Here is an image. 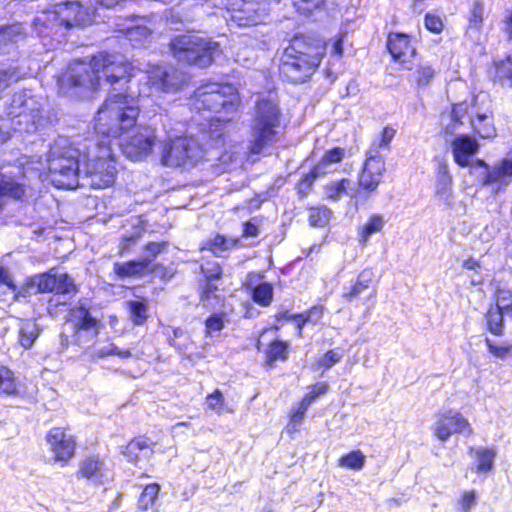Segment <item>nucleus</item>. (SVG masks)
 <instances>
[{
  "label": "nucleus",
  "mask_w": 512,
  "mask_h": 512,
  "mask_svg": "<svg viewBox=\"0 0 512 512\" xmlns=\"http://www.w3.org/2000/svg\"><path fill=\"white\" fill-rule=\"evenodd\" d=\"M141 114L138 98L124 89L109 94L93 120L96 139L81 153V170L91 188L107 189L116 183L119 163L110 138H120L136 128Z\"/></svg>",
  "instance_id": "f257e3e1"
},
{
  "label": "nucleus",
  "mask_w": 512,
  "mask_h": 512,
  "mask_svg": "<svg viewBox=\"0 0 512 512\" xmlns=\"http://www.w3.org/2000/svg\"><path fill=\"white\" fill-rule=\"evenodd\" d=\"M327 44L319 33H295L279 57L278 74L281 80L294 85L309 82L326 56Z\"/></svg>",
  "instance_id": "f03ea898"
},
{
  "label": "nucleus",
  "mask_w": 512,
  "mask_h": 512,
  "mask_svg": "<svg viewBox=\"0 0 512 512\" xmlns=\"http://www.w3.org/2000/svg\"><path fill=\"white\" fill-rule=\"evenodd\" d=\"M241 98L238 89L227 82L208 81L189 96L188 105L198 113H208L211 120L229 123L238 112Z\"/></svg>",
  "instance_id": "7ed1b4c3"
},
{
  "label": "nucleus",
  "mask_w": 512,
  "mask_h": 512,
  "mask_svg": "<svg viewBox=\"0 0 512 512\" xmlns=\"http://www.w3.org/2000/svg\"><path fill=\"white\" fill-rule=\"evenodd\" d=\"M168 50L178 63L200 69L212 66L223 52L218 41L195 33L173 36L168 43Z\"/></svg>",
  "instance_id": "20e7f679"
},
{
  "label": "nucleus",
  "mask_w": 512,
  "mask_h": 512,
  "mask_svg": "<svg viewBox=\"0 0 512 512\" xmlns=\"http://www.w3.org/2000/svg\"><path fill=\"white\" fill-rule=\"evenodd\" d=\"M282 112L276 99L261 97L256 100L251 118L248 152L259 155L279 139Z\"/></svg>",
  "instance_id": "39448f33"
},
{
  "label": "nucleus",
  "mask_w": 512,
  "mask_h": 512,
  "mask_svg": "<svg viewBox=\"0 0 512 512\" xmlns=\"http://www.w3.org/2000/svg\"><path fill=\"white\" fill-rule=\"evenodd\" d=\"M206 160L203 145L193 136L176 135L166 139L160 150V162L169 168L189 170Z\"/></svg>",
  "instance_id": "423d86ee"
},
{
  "label": "nucleus",
  "mask_w": 512,
  "mask_h": 512,
  "mask_svg": "<svg viewBox=\"0 0 512 512\" xmlns=\"http://www.w3.org/2000/svg\"><path fill=\"white\" fill-rule=\"evenodd\" d=\"M81 153L72 147H62L50 152L46 175L51 184L62 190H72L79 185Z\"/></svg>",
  "instance_id": "0eeeda50"
},
{
  "label": "nucleus",
  "mask_w": 512,
  "mask_h": 512,
  "mask_svg": "<svg viewBox=\"0 0 512 512\" xmlns=\"http://www.w3.org/2000/svg\"><path fill=\"white\" fill-rule=\"evenodd\" d=\"M90 65L95 69L99 82L103 80L111 89L117 84L128 85L136 76L137 66L132 60L118 52L98 51L89 58Z\"/></svg>",
  "instance_id": "6e6552de"
},
{
  "label": "nucleus",
  "mask_w": 512,
  "mask_h": 512,
  "mask_svg": "<svg viewBox=\"0 0 512 512\" xmlns=\"http://www.w3.org/2000/svg\"><path fill=\"white\" fill-rule=\"evenodd\" d=\"M58 95L63 97H81L96 93L101 85L95 69L89 64L75 63L63 70L57 78Z\"/></svg>",
  "instance_id": "1a4fd4ad"
},
{
  "label": "nucleus",
  "mask_w": 512,
  "mask_h": 512,
  "mask_svg": "<svg viewBox=\"0 0 512 512\" xmlns=\"http://www.w3.org/2000/svg\"><path fill=\"white\" fill-rule=\"evenodd\" d=\"M365 155V160L357 176V189L350 194L351 198L375 192L386 172L385 158L375 146L369 147Z\"/></svg>",
  "instance_id": "9d476101"
},
{
  "label": "nucleus",
  "mask_w": 512,
  "mask_h": 512,
  "mask_svg": "<svg viewBox=\"0 0 512 512\" xmlns=\"http://www.w3.org/2000/svg\"><path fill=\"white\" fill-rule=\"evenodd\" d=\"M113 275L120 280L128 278H144L157 275L160 279H171L174 273L165 265L153 262L150 258H133L113 264Z\"/></svg>",
  "instance_id": "9b49d317"
},
{
  "label": "nucleus",
  "mask_w": 512,
  "mask_h": 512,
  "mask_svg": "<svg viewBox=\"0 0 512 512\" xmlns=\"http://www.w3.org/2000/svg\"><path fill=\"white\" fill-rule=\"evenodd\" d=\"M45 441L52 454L53 463L65 467L74 459L78 445L77 437L70 434L66 427H51L45 435Z\"/></svg>",
  "instance_id": "f8f14e48"
},
{
  "label": "nucleus",
  "mask_w": 512,
  "mask_h": 512,
  "mask_svg": "<svg viewBox=\"0 0 512 512\" xmlns=\"http://www.w3.org/2000/svg\"><path fill=\"white\" fill-rule=\"evenodd\" d=\"M188 82L189 75L173 65L155 64L147 71V84L159 92H176Z\"/></svg>",
  "instance_id": "ddd939ff"
},
{
  "label": "nucleus",
  "mask_w": 512,
  "mask_h": 512,
  "mask_svg": "<svg viewBox=\"0 0 512 512\" xmlns=\"http://www.w3.org/2000/svg\"><path fill=\"white\" fill-rule=\"evenodd\" d=\"M432 427V434L440 442H446L455 434L472 436L474 430L470 422L460 412L451 408L439 411Z\"/></svg>",
  "instance_id": "4468645a"
},
{
  "label": "nucleus",
  "mask_w": 512,
  "mask_h": 512,
  "mask_svg": "<svg viewBox=\"0 0 512 512\" xmlns=\"http://www.w3.org/2000/svg\"><path fill=\"white\" fill-rule=\"evenodd\" d=\"M386 50L391 62L402 70H410L412 61L418 54L412 35L398 31L387 33Z\"/></svg>",
  "instance_id": "2eb2a0df"
},
{
  "label": "nucleus",
  "mask_w": 512,
  "mask_h": 512,
  "mask_svg": "<svg viewBox=\"0 0 512 512\" xmlns=\"http://www.w3.org/2000/svg\"><path fill=\"white\" fill-rule=\"evenodd\" d=\"M157 135L151 126H141L122 144V153L132 161H141L152 154L157 143Z\"/></svg>",
  "instance_id": "dca6fc26"
},
{
  "label": "nucleus",
  "mask_w": 512,
  "mask_h": 512,
  "mask_svg": "<svg viewBox=\"0 0 512 512\" xmlns=\"http://www.w3.org/2000/svg\"><path fill=\"white\" fill-rule=\"evenodd\" d=\"M37 292L41 294L71 295L79 293V287L68 273H56L52 270L35 276Z\"/></svg>",
  "instance_id": "f3484780"
},
{
  "label": "nucleus",
  "mask_w": 512,
  "mask_h": 512,
  "mask_svg": "<svg viewBox=\"0 0 512 512\" xmlns=\"http://www.w3.org/2000/svg\"><path fill=\"white\" fill-rule=\"evenodd\" d=\"M75 476L94 485H102L107 479L105 459L99 453H89L78 463Z\"/></svg>",
  "instance_id": "a211bd4d"
},
{
  "label": "nucleus",
  "mask_w": 512,
  "mask_h": 512,
  "mask_svg": "<svg viewBox=\"0 0 512 512\" xmlns=\"http://www.w3.org/2000/svg\"><path fill=\"white\" fill-rule=\"evenodd\" d=\"M55 21L57 26L66 29L82 27L87 22V11L80 2H66L58 7Z\"/></svg>",
  "instance_id": "6ab92c4d"
},
{
  "label": "nucleus",
  "mask_w": 512,
  "mask_h": 512,
  "mask_svg": "<svg viewBox=\"0 0 512 512\" xmlns=\"http://www.w3.org/2000/svg\"><path fill=\"white\" fill-rule=\"evenodd\" d=\"M454 162L461 168L470 167L471 156L479 151L480 145L475 138L467 134H460L451 143Z\"/></svg>",
  "instance_id": "aec40b11"
},
{
  "label": "nucleus",
  "mask_w": 512,
  "mask_h": 512,
  "mask_svg": "<svg viewBox=\"0 0 512 512\" xmlns=\"http://www.w3.org/2000/svg\"><path fill=\"white\" fill-rule=\"evenodd\" d=\"M366 292H369L371 298L375 297L374 273L371 269L362 270L341 296L345 301L353 302L360 299L361 295Z\"/></svg>",
  "instance_id": "412c9836"
},
{
  "label": "nucleus",
  "mask_w": 512,
  "mask_h": 512,
  "mask_svg": "<svg viewBox=\"0 0 512 512\" xmlns=\"http://www.w3.org/2000/svg\"><path fill=\"white\" fill-rule=\"evenodd\" d=\"M488 77L492 84L512 89V55L493 59L488 68Z\"/></svg>",
  "instance_id": "4be33fe9"
},
{
  "label": "nucleus",
  "mask_w": 512,
  "mask_h": 512,
  "mask_svg": "<svg viewBox=\"0 0 512 512\" xmlns=\"http://www.w3.org/2000/svg\"><path fill=\"white\" fill-rule=\"evenodd\" d=\"M291 345L288 340L276 337L269 341L263 351L264 366L273 369L278 362H285L289 359Z\"/></svg>",
  "instance_id": "5701e85b"
},
{
  "label": "nucleus",
  "mask_w": 512,
  "mask_h": 512,
  "mask_svg": "<svg viewBox=\"0 0 512 512\" xmlns=\"http://www.w3.org/2000/svg\"><path fill=\"white\" fill-rule=\"evenodd\" d=\"M29 186L14 178H0V212L4 209L7 200L24 202L28 197Z\"/></svg>",
  "instance_id": "b1692460"
},
{
  "label": "nucleus",
  "mask_w": 512,
  "mask_h": 512,
  "mask_svg": "<svg viewBox=\"0 0 512 512\" xmlns=\"http://www.w3.org/2000/svg\"><path fill=\"white\" fill-rule=\"evenodd\" d=\"M156 443L147 435H138L133 437L126 444L123 454L130 462H137L146 455L154 453Z\"/></svg>",
  "instance_id": "393cba45"
},
{
  "label": "nucleus",
  "mask_w": 512,
  "mask_h": 512,
  "mask_svg": "<svg viewBox=\"0 0 512 512\" xmlns=\"http://www.w3.org/2000/svg\"><path fill=\"white\" fill-rule=\"evenodd\" d=\"M240 237L227 238L225 235L216 233L211 238L204 240L200 246V251H208L214 256H221L227 250L242 247Z\"/></svg>",
  "instance_id": "a878e982"
},
{
  "label": "nucleus",
  "mask_w": 512,
  "mask_h": 512,
  "mask_svg": "<svg viewBox=\"0 0 512 512\" xmlns=\"http://www.w3.org/2000/svg\"><path fill=\"white\" fill-rule=\"evenodd\" d=\"M22 388L14 371L6 365H0V397H19L23 393Z\"/></svg>",
  "instance_id": "bb28decb"
},
{
  "label": "nucleus",
  "mask_w": 512,
  "mask_h": 512,
  "mask_svg": "<svg viewBox=\"0 0 512 512\" xmlns=\"http://www.w3.org/2000/svg\"><path fill=\"white\" fill-rule=\"evenodd\" d=\"M131 228V232L125 233L119 238L117 255L120 257L130 253L144 236L146 231L145 222L141 219H138Z\"/></svg>",
  "instance_id": "cd10ccee"
},
{
  "label": "nucleus",
  "mask_w": 512,
  "mask_h": 512,
  "mask_svg": "<svg viewBox=\"0 0 512 512\" xmlns=\"http://www.w3.org/2000/svg\"><path fill=\"white\" fill-rule=\"evenodd\" d=\"M472 130L480 138L490 139L496 136L494 114L492 110L476 113L470 120Z\"/></svg>",
  "instance_id": "c85d7f7f"
},
{
  "label": "nucleus",
  "mask_w": 512,
  "mask_h": 512,
  "mask_svg": "<svg viewBox=\"0 0 512 512\" xmlns=\"http://www.w3.org/2000/svg\"><path fill=\"white\" fill-rule=\"evenodd\" d=\"M126 309L133 326L145 325L150 317L148 300L143 296L127 301Z\"/></svg>",
  "instance_id": "c756f323"
},
{
  "label": "nucleus",
  "mask_w": 512,
  "mask_h": 512,
  "mask_svg": "<svg viewBox=\"0 0 512 512\" xmlns=\"http://www.w3.org/2000/svg\"><path fill=\"white\" fill-rule=\"evenodd\" d=\"M468 452H474L475 458V472L478 474H486L492 471L494 467L496 449L493 447H479L474 449L468 448Z\"/></svg>",
  "instance_id": "7c9ffc66"
},
{
  "label": "nucleus",
  "mask_w": 512,
  "mask_h": 512,
  "mask_svg": "<svg viewBox=\"0 0 512 512\" xmlns=\"http://www.w3.org/2000/svg\"><path fill=\"white\" fill-rule=\"evenodd\" d=\"M504 317L506 314L501 310L489 305L484 314L485 329L496 337H502L505 334Z\"/></svg>",
  "instance_id": "2f4dec72"
},
{
  "label": "nucleus",
  "mask_w": 512,
  "mask_h": 512,
  "mask_svg": "<svg viewBox=\"0 0 512 512\" xmlns=\"http://www.w3.org/2000/svg\"><path fill=\"white\" fill-rule=\"evenodd\" d=\"M385 220L381 214H371L367 221L358 227L357 237L360 245H366L371 235L380 233L384 228Z\"/></svg>",
  "instance_id": "473e14b6"
},
{
  "label": "nucleus",
  "mask_w": 512,
  "mask_h": 512,
  "mask_svg": "<svg viewBox=\"0 0 512 512\" xmlns=\"http://www.w3.org/2000/svg\"><path fill=\"white\" fill-rule=\"evenodd\" d=\"M439 71L429 62H420L410 75V81L417 88H425L437 77Z\"/></svg>",
  "instance_id": "72a5a7b5"
},
{
  "label": "nucleus",
  "mask_w": 512,
  "mask_h": 512,
  "mask_svg": "<svg viewBox=\"0 0 512 512\" xmlns=\"http://www.w3.org/2000/svg\"><path fill=\"white\" fill-rule=\"evenodd\" d=\"M468 113V105L466 102L453 103L450 107L449 117L450 121L442 128L444 136L453 135L456 130L463 126V119Z\"/></svg>",
  "instance_id": "f704fd0d"
},
{
  "label": "nucleus",
  "mask_w": 512,
  "mask_h": 512,
  "mask_svg": "<svg viewBox=\"0 0 512 512\" xmlns=\"http://www.w3.org/2000/svg\"><path fill=\"white\" fill-rule=\"evenodd\" d=\"M41 328L35 320H24L18 330V343L24 349H30L38 339Z\"/></svg>",
  "instance_id": "c9c22d12"
},
{
  "label": "nucleus",
  "mask_w": 512,
  "mask_h": 512,
  "mask_svg": "<svg viewBox=\"0 0 512 512\" xmlns=\"http://www.w3.org/2000/svg\"><path fill=\"white\" fill-rule=\"evenodd\" d=\"M326 174V170H320L314 165L308 172L301 175L295 184V189L299 199H304L312 191L313 185L318 177Z\"/></svg>",
  "instance_id": "e433bc0d"
},
{
  "label": "nucleus",
  "mask_w": 512,
  "mask_h": 512,
  "mask_svg": "<svg viewBox=\"0 0 512 512\" xmlns=\"http://www.w3.org/2000/svg\"><path fill=\"white\" fill-rule=\"evenodd\" d=\"M160 485L157 482L149 483L144 486L137 500V506L140 511L151 509L160 494Z\"/></svg>",
  "instance_id": "4c0bfd02"
},
{
  "label": "nucleus",
  "mask_w": 512,
  "mask_h": 512,
  "mask_svg": "<svg viewBox=\"0 0 512 512\" xmlns=\"http://www.w3.org/2000/svg\"><path fill=\"white\" fill-rule=\"evenodd\" d=\"M80 318L74 324V330L92 332L94 336L99 334L100 321L93 317L89 309L85 306H79Z\"/></svg>",
  "instance_id": "58836bf2"
},
{
  "label": "nucleus",
  "mask_w": 512,
  "mask_h": 512,
  "mask_svg": "<svg viewBox=\"0 0 512 512\" xmlns=\"http://www.w3.org/2000/svg\"><path fill=\"white\" fill-rule=\"evenodd\" d=\"M491 305L504 312L507 318L512 319V290L507 287H497L493 293Z\"/></svg>",
  "instance_id": "ea45409f"
},
{
  "label": "nucleus",
  "mask_w": 512,
  "mask_h": 512,
  "mask_svg": "<svg viewBox=\"0 0 512 512\" xmlns=\"http://www.w3.org/2000/svg\"><path fill=\"white\" fill-rule=\"evenodd\" d=\"M366 463V456L364 453L355 449L346 454L341 455L337 460V465L342 468L359 471Z\"/></svg>",
  "instance_id": "a19ab883"
},
{
  "label": "nucleus",
  "mask_w": 512,
  "mask_h": 512,
  "mask_svg": "<svg viewBox=\"0 0 512 512\" xmlns=\"http://www.w3.org/2000/svg\"><path fill=\"white\" fill-rule=\"evenodd\" d=\"M274 289L270 282H261L251 291V299L261 307H268L273 301Z\"/></svg>",
  "instance_id": "79ce46f5"
},
{
  "label": "nucleus",
  "mask_w": 512,
  "mask_h": 512,
  "mask_svg": "<svg viewBox=\"0 0 512 512\" xmlns=\"http://www.w3.org/2000/svg\"><path fill=\"white\" fill-rule=\"evenodd\" d=\"M436 180H437V194L439 195H450L452 187V176L449 172V167L446 162H440L436 169Z\"/></svg>",
  "instance_id": "37998d69"
},
{
  "label": "nucleus",
  "mask_w": 512,
  "mask_h": 512,
  "mask_svg": "<svg viewBox=\"0 0 512 512\" xmlns=\"http://www.w3.org/2000/svg\"><path fill=\"white\" fill-rule=\"evenodd\" d=\"M308 212V221L313 227L326 226L332 215V211L324 205L309 207Z\"/></svg>",
  "instance_id": "c03bdc74"
},
{
  "label": "nucleus",
  "mask_w": 512,
  "mask_h": 512,
  "mask_svg": "<svg viewBox=\"0 0 512 512\" xmlns=\"http://www.w3.org/2000/svg\"><path fill=\"white\" fill-rule=\"evenodd\" d=\"M351 181L348 178H341L337 181L328 182L324 186L327 197L331 200H339L342 195L348 194Z\"/></svg>",
  "instance_id": "a18cd8bd"
},
{
  "label": "nucleus",
  "mask_w": 512,
  "mask_h": 512,
  "mask_svg": "<svg viewBox=\"0 0 512 512\" xmlns=\"http://www.w3.org/2000/svg\"><path fill=\"white\" fill-rule=\"evenodd\" d=\"M346 156V150L343 147H333L325 151L317 164L320 170H325L326 166L339 164Z\"/></svg>",
  "instance_id": "49530a36"
},
{
  "label": "nucleus",
  "mask_w": 512,
  "mask_h": 512,
  "mask_svg": "<svg viewBox=\"0 0 512 512\" xmlns=\"http://www.w3.org/2000/svg\"><path fill=\"white\" fill-rule=\"evenodd\" d=\"M296 11L302 15H312L325 8V0H292Z\"/></svg>",
  "instance_id": "de8ad7c7"
},
{
  "label": "nucleus",
  "mask_w": 512,
  "mask_h": 512,
  "mask_svg": "<svg viewBox=\"0 0 512 512\" xmlns=\"http://www.w3.org/2000/svg\"><path fill=\"white\" fill-rule=\"evenodd\" d=\"M484 22V8L480 1H475L468 16V29L479 32Z\"/></svg>",
  "instance_id": "09e8293b"
},
{
  "label": "nucleus",
  "mask_w": 512,
  "mask_h": 512,
  "mask_svg": "<svg viewBox=\"0 0 512 512\" xmlns=\"http://www.w3.org/2000/svg\"><path fill=\"white\" fill-rule=\"evenodd\" d=\"M485 345L488 352L497 359H512V343L496 344L491 339H485Z\"/></svg>",
  "instance_id": "8fccbe9b"
},
{
  "label": "nucleus",
  "mask_w": 512,
  "mask_h": 512,
  "mask_svg": "<svg viewBox=\"0 0 512 512\" xmlns=\"http://www.w3.org/2000/svg\"><path fill=\"white\" fill-rule=\"evenodd\" d=\"M203 281H218L223 277V267L216 261H208L206 265L200 266Z\"/></svg>",
  "instance_id": "3c124183"
},
{
  "label": "nucleus",
  "mask_w": 512,
  "mask_h": 512,
  "mask_svg": "<svg viewBox=\"0 0 512 512\" xmlns=\"http://www.w3.org/2000/svg\"><path fill=\"white\" fill-rule=\"evenodd\" d=\"M397 134V129L392 126H384L379 133L378 140L376 142H372L370 147H376L379 151L380 149H384L389 151L391 147V142Z\"/></svg>",
  "instance_id": "603ef678"
},
{
  "label": "nucleus",
  "mask_w": 512,
  "mask_h": 512,
  "mask_svg": "<svg viewBox=\"0 0 512 512\" xmlns=\"http://www.w3.org/2000/svg\"><path fill=\"white\" fill-rule=\"evenodd\" d=\"M343 356L339 348L330 349L317 359L316 366L319 369L328 370L337 364Z\"/></svg>",
  "instance_id": "864d4df0"
},
{
  "label": "nucleus",
  "mask_w": 512,
  "mask_h": 512,
  "mask_svg": "<svg viewBox=\"0 0 512 512\" xmlns=\"http://www.w3.org/2000/svg\"><path fill=\"white\" fill-rule=\"evenodd\" d=\"M224 313H213L205 320V335L212 336L216 332H220L224 328Z\"/></svg>",
  "instance_id": "5fc2aeb1"
},
{
  "label": "nucleus",
  "mask_w": 512,
  "mask_h": 512,
  "mask_svg": "<svg viewBox=\"0 0 512 512\" xmlns=\"http://www.w3.org/2000/svg\"><path fill=\"white\" fill-rule=\"evenodd\" d=\"M261 217H253L242 222L241 238H257L260 235Z\"/></svg>",
  "instance_id": "6e6d98bb"
},
{
  "label": "nucleus",
  "mask_w": 512,
  "mask_h": 512,
  "mask_svg": "<svg viewBox=\"0 0 512 512\" xmlns=\"http://www.w3.org/2000/svg\"><path fill=\"white\" fill-rule=\"evenodd\" d=\"M216 281H203L199 289V299L202 302L210 301L212 299H219L218 292L220 291Z\"/></svg>",
  "instance_id": "4d7b16f0"
},
{
  "label": "nucleus",
  "mask_w": 512,
  "mask_h": 512,
  "mask_svg": "<svg viewBox=\"0 0 512 512\" xmlns=\"http://www.w3.org/2000/svg\"><path fill=\"white\" fill-rule=\"evenodd\" d=\"M329 385L325 381L315 383L309 388V391L302 397V401L308 406L313 403L319 396L328 392Z\"/></svg>",
  "instance_id": "13d9d810"
},
{
  "label": "nucleus",
  "mask_w": 512,
  "mask_h": 512,
  "mask_svg": "<svg viewBox=\"0 0 512 512\" xmlns=\"http://www.w3.org/2000/svg\"><path fill=\"white\" fill-rule=\"evenodd\" d=\"M206 405L209 409L223 413L226 411L225 398L221 390L215 389L212 393L208 394L205 398Z\"/></svg>",
  "instance_id": "bf43d9fd"
},
{
  "label": "nucleus",
  "mask_w": 512,
  "mask_h": 512,
  "mask_svg": "<svg viewBox=\"0 0 512 512\" xmlns=\"http://www.w3.org/2000/svg\"><path fill=\"white\" fill-rule=\"evenodd\" d=\"M476 501L477 493L474 489L464 491L457 500L458 512H470Z\"/></svg>",
  "instance_id": "052dcab7"
},
{
  "label": "nucleus",
  "mask_w": 512,
  "mask_h": 512,
  "mask_svg": "<svg viewBox=\"0 0 512 512\" xmlns=\"http://www.w3.org/2000/svg\"><path fill=\"white\" fill-rule=\"evenodd\" d=\"M168 245V241L165 240L148 241L143 245V251L147 254L146 258H150L155 262L154 259L164 252L168 248Z\"/></svg>",
  "instance_id": "680f3d73"
},
{
  "label": "nucleus",
  "mask_w": 512,
  "mask_h": 512,
  "mask_svg": "<svg viewBox=\"0 0 512 512\" xmlns=\"http://www.w3.org/2000/svg\"><path fill=\"white\" fill-rule=\"evenodd\" d=\"M424 26L429 32L433 34H440L444 30V23L442 18L430 12L426 13L424 16Z\"/></svg>",
  "instance_id": "e2e57ef3"
},
{
  "label": "nucleus",
  "mask_w": 512,
  "mask_h": 512,
  "mask_svg": "<svg viewBox=\"0 0 512 512\" xmlns=\"http://www.w3.org/2000/svg\"><path fill=\"white\" fill-rule=\"evenodd\" d=\"M346 38L345 32H338L331 39L330 55L336 59H341L344 55V41Z\"/></svg>",
  "instance_id": "0e129e2a"
},
{
  "label": "nucleus",
  "mask_w": 512,
  "mask_h": 512,
  "mask_svg": "<svg viewBox=\"0 0 512 512\" xmlns=\"http://www.w3.org/2000/svg\"><path fill=\"white\" fill-rule=\"evenodd\" d=\"M308 405L300 400L296 406H293L289 411V421L291 423H299L301 422L306 414L308 409Z\"/></svg>",
  "instance_id": "69168bd1"
},
{
  "label": "nucleus",
  "mask_w": 512,
  "mask_h": 512,
  "mask_svg": "<svg viewBox=\"0 0 512 512\" xmlns=\"http://www.w3.org/2000/svg\"><path fill=\"white\" fill-rule=\"evenodd\" d=\"M67 305L68 303L66 301H62L55 297H50L47 300V314L51 317H57L60 312L64 311V308L67 307Z\"/></svg>",
  "instance_id": "338daca9"
},
{
  "label": "nucleus",
  "mask_w": 512,
  "mask_h": 512,
  "mask_svg": "<svg viewBox=\"0 0 512 512\" xmlns=\"http://www.w3.org/2000/svg\"><path fill=\"white\" fill-rule=\"evenodd\" d=\"M100 355L102 357L115 355L121 359H128L132 356V353H131L130 349H121V348L117 347L116 345H111L107 351H101Z\"/></svg>",
  "instance_id": "774afa93"
}]
</instances>
